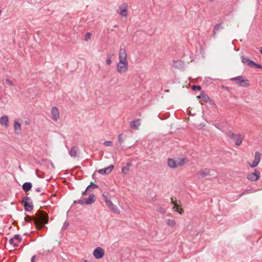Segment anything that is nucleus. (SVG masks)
I'll use <instances>...</instances> for the list:
<instances>
[{"label":"nucleus","instance_id":"obj_1","mask_svg":"<svg viewBox=\"0 0 262 262\" xmlns=\"http://www.w3.org/2000/svg\"><path fill=\"white\" fill-rule=\"evenodd\" d=\"M33 221L37 229L47 228L45 225L49 222L48 214L45 211L39 209L36 212Z\"/></svg>","mask_w":262,"mask_h":262},{"label":"nucleus","instance_id":"obj_2","mask_svg":"<svg viewBox=\"0 0 262 262\" xmlns=\"http://www.w3.org/2000/svg\"><path fill=\"white\" fill-rule=\"evenodd\" d=\"M119 59V61L117 66V70L118 72L122 74L127 70L128 67L125 49L122 48L120 49Z\"/></svg>","mask_w":262,"mask_h":262},{"label":"nucleus","instance_id":"obj_3","mask_svg":"<svg viewBox=\"0 0 262 262\" xmlns=\"http://www.w3.org/2000/svg\"><path fill=\"white\" fill-rule=\"evenodd\" d=\"M231 81L236 82L238 86L247 88L250 86L249 81L243 76H238L230 79Z\"/></svg>","mask_w":262,"mask_h":262},{"label":"nucleus","instance_id":"obj_4","mask_svg":"<svg viewBox=\"0 0 262 262\" xmlns=\"http://www.w3.org/2000/svg\"><path fill=\"white\" fill-rule=\"evenodd\" d=\"M96 201V196L94 194L91 193L87 198H83L82 200L74 201V204H79L82 205H91Z\"/></svg>","mask_w":262,"mask_h":262},{"label":"nucleus","instance_id":"obj_5","mask_svg":"<svg viewBox=\"0 0 262 262\" xmlns=\"http://www.w3.org/2000/svg\"><path fill=\"white\" fill-rule=\"evenodd\" d=\"M227 136L231 140L235 141V145L239 146L242 144L243 140V137L241 134H235L231 130H228L226 133Z\"/></svg>","mask_w":262,"mask_h":262},{"label":"nucleus","instance_id":"obj_6","mask_svg":"<svg viewBox=\"0 0 262 262\" xmlns=\"http://www.w3.org/2000/svg\"><path fill=\"white\" fill-rule=\"evenodd\" d=\"M23 206L25 211L31 212L33 209V204L30 197L25 196L23 198Z\"/></svg>","mask_w":262,"mask_h":262},{"label":"nucleus","instance_id":"obj_7","mask_svg":"<svg viewBox=\"0 0 262 262\" xmlns=\"http://www.w3.org/2000/svg\"><path fill=\"white\" fill-rule=\"evenodd\" d=\"M260 177V172L258 169H255L253 172L250 173L247 175V178L250 181H257Z\"/></svg>","mask_w":262,"mask_h":262},{"label":"nucleus","instance_id":"obj_8","mask_svg":"<svg viewBox=\"0 0 262 262\" xmlns=\"http://www.w3.org/2000/svg\"><path fill=\"white\" fill-rule=\"evenodd\" d=\"M104 250L101 247H98L93 251V255L96 259H100L104 255Z\"/></svg>","mask_w":262,"mask_h":262},{"label":"nucleus","instance_id":"obj_9","mask_svg":"<svg viewBox=\"0 0 262 262\" xmlns=\"http://www.w3.org/2000/svg\"><path fill=\"white\" fill-rule=\"evenodd\" d=\"M114 168V165L113 164L110 165V166L105 167L104 168L100 169L98 171V172L101 174H108L110 173L112 170Z\"/></svg>","mask_w":262,"mask_h":262},{"label":"nucleus","instance_id":"obj_10","mask_svg":"<svg viewBox=\"0 0 262 262\" xmlns=\"http://www.w3.org/2000/svg\"><path fill=\"white\" fill-rule=\"evenodd\" d=\"M79 149V147L76 146H73L71 147V149L69 151L70 156L72 158L78 157Z\"/></svg>","mask_w":262,"mask_h":262},{"label":"nucleus","instance_id":"obj_11","mask_svg":"<svg viewBox=\"0 0 262 262\" xmlns=\"http://www.w3.org/2000/svg\"><path fill=\"white\" fill-rule=\"evenodd\" d=\"M51 112L52 119L54 121H57L59 118V114L57 107L56 106H53L51 108Z\"/></svg>","mask_w":262,"mask_h":262},{"label":"nucleus","instance_id":"obj_12","mask_svg":"<svg viewBox=\"0 0 262 262\" xmlns=\"http://www.w3.org/2000/svg\"><path fill=\"white\" fill-rule=\"evenodd\" d=\"M210 173V170L208 168H205L201 169L197 173V176L200 178H205L207 176L209 175Z\"/></svg>","mask_w":262,"mask_h":262},{"label":"nucleus","instance_id":"obj_13","mask_svg":"<svg viewBox=\"0 0 262 262\" xmlns=\"http://www.w3.org/2000/svg\"><path fill=\"white\" fill-rule=\"evenodd\" d=\"M241 60L243 64L251 67H252V64L254 62L253 60L249 59L248 57L244 56H241Z\"/></svg>","mask_w":262,"mask_h":262},{"label":"nucleus","instance_id":"obj_14","mask_svg":"<svg viewBox=\"0 0 262 262\" xmlns=\"http://www.w3.org/2000/svg\"><path fill=\"white\" fill-rule=\"evenodd\" d=\"M14 133L16 135H19L21 133V125L17 121L15 120L14 123Z\"/></svg>","mask_w":262,"mask_h":262},{"label":"nucleus","instance_id":"obj_15","mask_svg":"<svg viewBox=\"0 0 262 262\" xmlns=\"http://www.w3.org/2000/svg\"><path fill=\"white\" fill-rule=\"evenodd\" d=\"M223 22H221V23L216 24L213 28V36L214 38L216 37V34L217 31H219L220 30L223 29V27L222 26Z\"/></svg>","mask_w":262,"mask_h":262},{"label":"nucleus","instance_id":"obj_16","mask_svg":"<svg viewBox=\"0 0 262 262\" xmlns=\"http://www.w3.org/2000/svg\"><path fill=\"white\" fill-rule=\"evenodd\" d=\"M32 184L31 182H25L22 185V189L25 192H28L31 190Z\"/></svg>","mask_w":262,"mask_h":262},{"label":"nucleus","instance_id":"obj_17","mask_svg":"<svg viewBox=\"0 0 262 262\" xmlns=\"http://www.w3.org/2000/svg\"><path fill=\"white\" fill-rule=\"evenodd\" d=\"M107 206L111 209L112 212H113V213H116L117 214H120V210L117 208V206L113 204L112 202Z\"/></svg>","mask_w":262,"mask_h":262},{"label":"nucleus","instance_id":"obj_18","mask_svg":"<svg viewBox=\"0 0 262 262\" xmlns=\"http://www.w3.org/2000/svg\"><path fill=\"white\" fill-rule=\"evenodd\" d=\"M9 119L7 116H3L0 118V123L2 125L8 127Z\"/></svg>","mask_w":262,"mask_h":262},{"label":"nucleus","instance_id":"obj_19","mask_svg":"<svg viewBox=\"0 0 262 262\" xmlns=\"http://www.w3.org/2000/svg\"><path fill=\"white\" fill-rule=\"evenodd\" d=\"M140 120H133L130 122V127L134 129H138L139 126L140 125Z\"/></svg>","mask_w":262,"mask_h":262},{"label":"nucleus","instance_id":"obj_20","mask_svg":"<svg viewBox=\"0 0 262 262\" xmlns=\"http://www.w3.org/2000/svg\"><path fill=\"white\" fill-rule=\"evenodd\" d=\"M102 199L104 202L105 203L106 206H108L112 202L111 200L110 197L108 196V193L106 192H104L102 194Z\"/></svg>","mask_w":262,"mask_h":262},{"label":"nucleus","instance_id":"obj_21","mask_svg":"<svg viewBox=\"0 0 262 262\" xmlns=\"http://www.w3.org/2000/svg\"><path fill=\"white\" fill-rule=\"evenodd\" d=\"M185 63L182 60L174 61L173 63V67L177 69H182L184 67Z\"/></svg>","mask_w":262,"mask_h":262},{"label":"nucleus","instance_id":"obj_22","mask_svg":"<svg viewBox=\"0 0 262 262\" xmlns=\"http://www.w3.org/2000/svg\"><path fill=\"white\" fill-rule=\"evenodd\" d=\"M168 166L171 168H175L178 167L177 161L173 159H168L167 161Z\"/></svg>","mask_w":262,"mask_h":262},{"label":"nucleus","instance_id":"obj_23","mask_svg":"<svg viewBox=\"0 0 262 262\" xmlns=\"http://www.w3.org/2000/svg\"><path fill=\"white\" fill-rule=\"evenodd\" d=\"M119 9L120 10V12L119 13L120 15L124 17H126L127 15V9L126 6L123 7L121 6L119 7Z\"/></svg>","mask_w":262,"mask_h":262},{"label":"nucleus","instance_id":"obj_24","mask_svg":"<svg viewBox=\"0 0 262 262\" xmlns=\"http://www.w3.org/2000/svg\"><path fill=\"white\" fill-rule=\"evenodd\" d=\"M200 98L204 102H208L210 101L209 97L204 92L202 91L200 93Z\"/></svg>","mask_w":262,"mask_h":262},{"label":"nucleus","instance_id":"obj_25","mask_svg":"<svg viewBox=\"0 0 262 262\" xmlns=\"http://www.w3.org/2000/svg\"><path fill=\"white\" fill-rule=\"evenodd\" d=\"M171 199L172 203L174 204L173 208L175 209L176 211L178 212L180 214H183L184 213L183 209L182 208H179L178 204L177 203L174 202L172 198Z\"/></svg>","mask_w":262,"mask_h":262},{"label":"nucleus","instance_id":"obj_26","mask_svg":"<svg viewBox=\"0 0 262 262\" xmlns=\"http://www.w3.org/2000/svg\"><path fill=\"white\" fill-rule=\"evenodd\" d=\"M178 159L179 160V161L177 165L178 166L180 167L183 166L188 161L186 158H178Z\"/></svg>","mask_w":262,"mask_h":262},{"label":"nucleus","instance_id":"obj_27","mask_svg":"<svg viewBox=\"0 0 262 262\" xmlns=\"http://www.w3.org/2000/svg\"><path fill=\"white\" fill-rule=\"evenodd\" d=\"M261 155L258 151H256L254 155V161H258L259 163L261 159Z\"/></svg>","mask_w":262,"mask_h":262},{"label":"nucleus","instance_id":"obj_28","mask_svg":"<svg viewBox=\"0 0 262 262\" xmlns=\"http://www.w3.org/2000/svg\"><path fill=\"white\" fill-rule=\"evenodd\" d=\"M86 188L87 189H89L90 191L91 188H99V186L96 184L91 182L90 184L87 186Z\"/></svg>","mask_w":262,"mask_h":262},{"label":"nucleus","instance_id":"obj_29","mask_svg":"<svg viewBox=\"0 0 262 262\" xmlns=\"http://www.w3.org/2000/svg\"><path fill=\"white\" fill-rule=\"evenodd\" d=\"M167 224L168 226L172 227L175 225L176 222L173 220L168 219L167 220Z\"/></svg>","mask_w":262,"mask_h":262},{"label":"nucleus","instance_id":"obj_30","mask_svg":"<svg viewBox=\"0 0 262 262\" xmlns=\"http://www.w3.org/2000/svg\"><path fill=\"white\" fill-rule=\"evenodd\" d=\"M13 238H14V240L17 241V243H20L22 241V238L21 236L18 234L15 235Z\"/></svg>","mask_w":262,"mask_h":262},{"label":"nucleus","instance_id":"obj_31","mask_svg":"<svg viewBox=\"0 0 262 262\" xmlns=\"http://www.w3.org/2000/svg\"><path fill=\"white\" fill-rule=\"evenodd\" d=\"M69 223L68 221H66L63 224V226L61 229V231H63L66 230L67 229V228L69 227Z\"/></svg>","mask_w":262,"mask_h":262},{"label":"nucleus","instance_id":"obj_32","mask_svg":"<svg viewBox=\"0 0 262 262\" xmlns=\"http://www.w3.org/2000/svg\"><path fill=\"white\" fill-rule=\"evenodd\" d=\"M258 164L259 163L258 162V161L254 160L252 163H249V165L251 167L255 168L258 165Z\"/></svg>","mask_w":262,"mask_h":262},{"label":"nucleus","instance_id":"obj_33","mask_svg":"<svg viewBox=\"0 0 262 262\" xmlns=\"http://www.w3.org/2000/svg\"><path fill=\"white\" fill-rule=\"evenodd\" d=\"M191 89L193 91H195V90L201 91V86L199 85H193L192 86Z\"/></svg>","mask_w":262,"mask_h":262},{"label":"nucleus","instance_id":"obj_34","mask_svg":"<svg viewBox=\"0 0 262 262\" xmlns=\"http://www.w3.org/2000/svg\"><path fill=\"white\" fill-rule=\"evenodd\" d=\"M121 170H122V172L125 174H126L128 173L129 172V168H127V167H126L125 166V167H123L121 169Z\"/></svg>","mask_w":262,"mask_h":262},{"label":"nucleus","instance_id":"obj_35","mask_svg":"<svg viewBox=\"0 0 262 262\" xmlns=\"http://www.w3.org/2000/svg\"><path fill=\"white\" fill-rule=\"evenodd\" d=\"M34 217V216L33 217L31 216H27L25 217V220L27 222H30L32 220L33 221Z\"/></svg>","mask_w":262,"mask_h":262},{"label":"nucleus","instance_id":"obj_36","mask_svg":"<svg viewBox=\"0 0 262 262\" xmlns=\"http://www.w3.org/2000/svg\"><path fill=\"white\" fill-rule=\"evenodd\" d=\"M122 134H120L118 136V142L120 143V144H122L124 142L123 139L122 138Z\"/></svg>","mask_w":262,"mask_h":262},{"label":"nucleus","instance_id":"obj_37","mask_svg":"<svg viewBox=\"0 0 262 262\" xmlns=\"http://www.w3.org/2000/svg\"><path fill=\"white\" fill-rule=\"evenodd\" d=\"M91 36V33L90 32H87L84 36V40L88 41L89 39H90Z\"/></svg>","mask_w":262,"mask_h":262},{"label":"nucleus","instance_id":"obj_38","mask_svg":"<svg viewBox=\"0 0 262 262\" xmlns=\"http://www.w3.org/2000/svg\"><path fill=\"white\" fill-rule=\"evenodd\" d=\"M252 67H254L255 68H257V69H261L262 68V66L259 63H257L256 62H255L254 61L253 62V63L252 64Z\"/></svg>","mask_w":262,"mask_h":262},{"label":"nucleus","instance_id":"obj_39","mask_svg":"<svg viewBox=\"0 0 262 262\" xmlns=\"http://www.w3.org/2000/svg\"><path fill=\"white\" fill-rule=\"evenodd\" d=\"M157 211H158L159 212H160V213H162V214H164V213H166V210H165V209L164 208H162V207H159V208L158 209Z\"/></svg>","mask_w":262,"mask_h":262},{"label":"nucleus","instance_id":"obj_40","mask_svg":"<svg viewBox=\"0 0 262 262\" xmlns=\"http://www.w3.org/2000/svg\"><path fill=\"white\" fill-rule=\"evenodd\" d=\"M5 81L7 84L9 85H13V82L11 80L9 79H6Z\"/></svg>","mask_w":262,"mask_h":262},{"label":"nucleus","instance_id":"obj_41","mask_svg":"<svg viewBox=\"0 0 262 262\" xmlns=\"http://www.w3.org/2000/svg\"><path fill=\"white\" fill-rule=\"evenodd\" d=\"M113 142L111 141H106L103 143V144L106 146H112Z\"/></svg>","mask_w":262,"mask_h":262},{"label":"nucleus","instance_id":"obj_42","mask_svg":"<svg viewBox=\"0 0 262 262\" xmlns=\"http://www.w3.org/2000/svg\"><path fill=\"white\" fill-rule=\"evenodd\" d=\"M214 126L217 128L218 129H219L220 130L222 131V132H223V127H221V125L218 123H215L214 124Z\"/></svg>","mask_w":262,"mask_h":262},{"label":"nucleus","instance_id":"obj_43","mask_svg":"<svg viewBox=\"0 0 262 262\" xmlns=\"http://www.w3.org/2000/svg\"><path fill=\"white\" fill-rule=\"evenodd\" d=\"M112 59L110 57L107 58V59L106 60V63L108 65H110L112 63Z\"/></svg>","mask_w":262,"mask_h":262},{"label":"nucleus","instance_id":"obj_44","mask_svg":"<svg viewBox=\"0 0 262 262\" xmlns=\"http://www.w3.org/2000/svg\"><path fill=\"white\" fill-rule=\"evenodd\" d=\"M211 80V78H209V77H206V78H205V79H204L203 83H208V82L209 81V80Z\"/></svg>","mask_w":262,"mask_h":262},{"label":"nucleus","instance_id":"obj_45","mask_svg":"<svg viewBox=\"0 0 262 262\" xmlns=\"http://www.w3.org/2000/svg\"><path fill=\"white\" fill-rule=\"evenodd\" d=\"M90 191L89 189H87V188H86L85 190L82 192V196H84L87 194V191Z\"/></svg>","mask_w":262,"mask_h":262},{"label":"nucleus","instance_id":"obj_46","mask_svg":"<svg viewBox=\"0 0 262 262\" xmlns=\"http://www.w3.org/2000/svg\"><path fill=\"white\" fill-rule=\"evenodd\" d=\"M249 190H248V189L245 190L243 193H242L239 194L238 195V196H239V197H240V196H242V195H243L244 194H245V193L248 192L249 191Z\"/></svg>","mask_w":262,"mask_h":262},{"label":"nucleus","instance_id":"obj_47","mask_svg":"<svg viewBox=\"0 0 262 262\" xmlns=\"http://www.w3.org/2000/svg\"><path fill=\"white\" fill-rule=\"evenodd\" d=\"M30 123V121L29 120H26L25 121V124L26 125H29Z\"/></svg>","mask_w":262,"mask_h":262},{"label":"nucleus","instance_id":"obj_48","mask_svg":"<svg viewBox=\"0 0 262 262\" xmlns=\"http://www.w3.org/2000/svg\"><path fill=\"white\" fill-rule=\"evenodd\" d=\"M132 166V164L130 162H128L126 164V167H127V168H129L130 167Z\"/></svg>","mask_w":262,"mask_h":262},{"label":"nucleus","instance_id":"obj_49","mask_svg":"<svg viewBox=\"0 0 262 262\" xmlns=\"http://www.w3.org/2000/svg\"><path fill=\"white\" fill-rule=\"evenodd\" d=\"M14 243V238H13V237L10 238V240H9V243L13 245V244Z\"/></svg>","mask_w":262,"mask_h":262},{"label":"nucleus","instance_id":"obj_50","mask_svg":"<svg viewBox=\"0 0 262 262\" xmlns=\"http://www.w3.org/2000/svg\"><path fill=\"white\" fill-rule=\"evenodd\" d=\"M35 257H36V255H33V256L32 257V258H31V262H35Z\"/></svg>","mask_w":262,"mask_h":262},{"label":"nucleus","instance_id":"obj_51","mask_svg":"<svg viewBox=\"0 0 262 262\" xmlns=\"http://www.w3.org/2000/svg\"><path fill=\"white\" fill-rule=\"evenodd\" d=\"M35 191L36 192H40L41 191V188L38 187L36 189Z\"/></svg>","mask_w":262,"mask_h":262},{"label":"nucleus","instance_id":"obj_52","mask_svg":"<svg viewBox=\"0 0 262 262\" xmlns=\"http://www.w3.org/2000/svg\"><path fill=\"white\" fill-rule=\"evenodd\" d=\"M13 246H14V247H17V246H18V244H17V243H15V242H14V243L13 244Z\"/></svg>","mask_w":262,"mask_h":262},{"label":"nucleus","instance_id":"obj_53","mask_svg":"<svg viewBox=\"0 0 262 262\" xmlns=\"http://www.w3.org/2000/svg\"><path fill=\"white\" fill-rule=\"evenodd\" d=\"M51 166L52 167V168H53V169H55V166H54V164L53 163V162H51Z\"/></svg>","mask_w":262,"mask_h":262},{"label":"nucleus","instance_id":"obj_54","mask_svg":"<svg viewBox=\"0 0 262 262\" xmlns=\"http://www.w3.org/2000/svg\"><path fill=\"white\" fill-rule=\"evenodd\" d=\"M259 52H260V54H262V47H261V48H260Z\"/></svg>","mask_w":262,"mask_h":262},{"label":"nucleus","instance_id":"obj_55","mask_svg":"<svg viewBox=\"0 0 262 262\" xmlns=\"http://www.w3.org/2000/svg\"><path fill=\"white\" fill-rule=\"evenodd\" d=\"M95 173H94L93 174V175H92V178H93V179H95Z\"/></svg>","mask_w":262,"mask_h":262},{"label":"nucleus","instance_id":"obj_56","mask_svg":"<svg viewBox=\"0 0 262 262\" xmlns=\"http://www.w3.org/2000/svg\"><path fill=\"white\" fill-rule=\"evenodd\" d=\"M204 230H205L204 229H203L202 230H201V232H204Z\"/></svg>","mask_w":262,"mask_h":262},{"label":"nucleus","instance_id":"obj_57","mask_svg":"<svg viewBox=\"0 0 262 262\" xmlns=\"http://www.w3.org/2000/svg\"><path fill=\"white\" fill-rule=\"evenodd\" d=\"M85 262H88V261L85 260Z\"/></svg>","mask_w":262,"mask_h":262},{"label":"nucleus","instance_id":"obj_58","mask_svg":"<svg viewBox=\"0 0 262 262\" xmlns=\"http://www.w3.org/2000/svg\"><path fill=\"white\" fill-rule=\"evenodd\" d=\"M211 1H213V0H210Z\"/></svg>","mask_w":262,"mask_h":262}]
</instances>
